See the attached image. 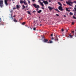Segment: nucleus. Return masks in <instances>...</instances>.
Returning a JSON list of instances; mask_svg holds the SVG:
<instances>
[{
  "mask_svg": "<svg viewBox=\"0 0 76 76\" xmlns=\"http://www.w3.org/2000/svg\"><path fill=\"white\" fill-rule=\"evenodd\" d=\"M66 3L69 6H72V4L74 3V2L71 1H68V2L66 1Z\"/></svg>",
  "mask_w": 76,
  "mask_h": 76,
  "instance_id": "1",
  "label": "nucleus"
},
{
  "mask_svg": "<svg viewBox=\"0 0 76 76\" xmlns=\"http://www.w3.org/2000/svg\"><path fill=\"white\" fill-rule=\"evenodd\" d=\"M3 1H0V7H3Z\"/></svg>",
  "mask_w": 76,
  "mask_h": 76,
  "instance_id": "2",
  "label": "nucleus"
},
{
  "mask_svg": "<svg viewBox=\"0 0 76 76\" xmlns=\"http://www.w3.org/2000/svg\"><path fill=\"white\" fill-rule=\"evenodd\" d=\"M59 10H61V11H63L64 10L63 9V7L61 6H59L58 7Z\"/></svg>",
  "mask_w": 76,
  "mask_h": 76,
  "instance_id": "3",
  "label": "nucleus"
},
{
  "mask_svg": "<svg viewBox=\"0 0 76 76\" xmlns=\"http://www.w3.org/2000/svg\"><path fill=\"white\" fill-rule=\"evenodd\" d=\"M33 6L35 8H39V5H37V4H33Z\"/></svg>",
  "mask_w": 76,
  "mask_h": 76,
  "instance_id": "4",
  "label": "nucleus"
},
{
  "mask_svg": "<svg viewBox=\"0 0 76 76\" xmlns=\"http://www.w3.org/2000/svg\"><path fill=\"white\" fill-rule=\"evenodd\" d=\"M34 25L35 26H38V23H37V21H34Z\"/></svg>",
  "mask_w": 76,
  "mask_h": 76,
  "instance_id": "5",
  "label": "nucleus"
},
{
  "mask_svg": "<svg viewBox=\"0 0 76 76\" xmlns=\"http://www.w3.org/2000/svg\"><path fill=\"white\" fill-rule=\"evenodd\" d=\"M9 0H4V3L6 6L8 5V4L7 3V1H8Z\"/></svg>",
  "mask_w": 76,
  "mask_h": 76,
  "instance_id": "6",
  "label": "nucleus"
},
{
  "mask_svg": "<svg viewBox=\"0 0 76 76\" xmlns=\"http://www.w3.org/2000/svg\"><path fill=\"white\" fill-rule=\"evenodd\" d=\"M43 41L44 42H47V43H48V40L47 39H44L43 40Z\"/></svg>",
  "mask_w": 76,
  "mask_h": 76,
  "instance_id": "7",
  "label": "nucleus"
},
{
  "mask_svg": "<svg viewBox=\"0 0 76 76\" xmlns=\"http://www.w3.org/2000/svg\"><path fill=\"white\" fill-rule=\"evenodd\" d=\"M43 3L45 4H48V2L47 1H43Z\"/></svg>",
  "mask_w": 76,
  "mask_h": 76,
  "instance_id": "8",
  "label": "nucleus"
},
{
  "mask_svg": "<svg viewBox=\"0 0 76 76\" xmlns=\"http://www.w3.org/2000/svg\"><path fill=\"white\" fill-rule=\"evenodd\" d=\"M20 5H16V8L17 9H19V8H20Z\"/></svg>",
  "mask_w": 76,
  "mask_h": 76,
  "instance_id": "9",
  "label": "nucleus"
},
{
  "mask_svg": "<svg viewBox=\"0 0 76 76\" xmlns=\"http://www.w3.org/2000/svg\"><path fill=\"white\" fill-rule=\"evenodd\" d=\"M48 8L49 10H50V11H51V10H52V9H53V8L51 7L50 6L48 7Z\"/></svg>",
  "mask_w": 76,
  "mask_h": 76,
  "instance_id": "10",
  "label": "nucleus"
},
{
  "mask_svg": "<svg viewBox=\"0 0 76 76\" xmlns=\"http://www.w3.org/2000/svg\"><path fill=\"white\" fill-rule=\"evenodd\" d=\"M23 1H25V0L24 1H20V3H21V4H22L23 3Z\"/></svg>",
  "mask_w": 76,
  "mask_h": 76,
  "instance_id": "11",
  "label": "nucleus"
},
{
  "mask_svg": "<svg viewBox=\"0 0 76 76\" xmlns=\"http://www.w3.org/2000/svg\"><path fill=\"white\" fill-rule=\"evenodd\" d=\"M40 4L42 6H43V7H44V4H43V3L41 2H40Z\"/></svg>",
  "mask_w": 76,
  "mask_h": 76,
  "instance_id": "12",
  "label": "nucleus"
},
{
  "mask_svg": "<svg viewBox=\"0 0 76 76\" xmlns=\"http://www.w3.org/2000/svg\"><path fill=\"white\" fill-rule=\"evenodd\" d=\"M58 4H59V5L61 6H62V4H61V3H60V2H58Z\"/></svg>",
  "mask_w": 76,
  "mask_h": 76,
  "instance_id": "13",
  "label": "nucleus"
},
{
  "mask_svg": "<svg viewBox=\"0 0 76 76\" xmlns=\"http://www.w3.org/2000/svg\"><path fill=\"white\" fill-rule=\"evenodd\" d=\"M14 21L15 22H18V20H16V18L14 19Z\"/></svg>",
  "mask_w": 76,
  "mask_h": 76,
  "instance_id": "14",
  "label": "nucleus"
},
{
  "mask_svg": "<svg viewBox=\"0 0 76 76\" xmlns=\"http://www.w3.org/2000/svg\"><path fill=\"white\" fill-rule=\"evenodd\" d=\"M41 12H42V11L41 10H40L38 11L37 13H41Z\"/></svg>",
  "mask_w": 76,
  "mask_h": 76,
  "instance_id": "15",
  "label": "nucleus"
},
{
  "mask_svg": "<svg viewBox=\"0 0 76 76\" xmlns=\"http://www.w3.org/2000/svg\"><path fill=\"white\" fill-rule=\"evenodd\" d=\"M1 25H2L3 26H4V22H2L1 23Z\"/></svg>",
  "mask_w": 76,
  "mask_h": 76,
  "instance_id": "16",
  "label": "nucleus"
},
{
  "mask_svg": "<svg viewBox=\"0 0 76 76\" xmlns=\"http://www.w3.org/2000/svg\"><path fill=\"white\" fill-rule=\"evenodd\" d=\"M48 43H53V42L52 41H51L50 40H49V42H48Z\"/></svg>",
  "mask_w": 76,
  "mask_h": 76,
  "instance_id": "17",
  "label": "nucleus"
},
{
  "mask_svg": "<svg viewBox=\"0 0 76 76\" xmlns=\"http://www.w3.org/2000/svg\"><path fill=\"white\" fill-rule=\"evenodd\" d=\"M27 13L28 14H29V15H31V12H30L29 11H27Z\"/></svg>",
  "mask_w": 76,
  "mask_h": 76,
  "instance_id": "18",
  "label": "nucleus"
},
{
  "mask_svg": "<svg viewBox=\"0 0 76 76\" xmlns=\"http://www.w3.org/2000/svg\"><path fill=\"white\" fill-rule=\"evenodd\" d=\"M56 10V11H57V12H60V11H59V10H58L57 9H55V10Z\"/></svg>",
  "mask_w": 76,
  "mask_h": 76,
  "instance_id": "19",
  "label": "nucleus"
},
{
  "mask_svg": "<svg viewBox=\"0 0 76 76\" xmlns=\"http://www.w3.org/2000/svg\"><path fill=\"white\" fill-rule=\"evenodd\" d=\"M69 36H70L71 38H72L73 37V36H72V35H71V34H69Z\"/></svg>",
  "mask_w": 76,
  "mask_h": 76,
  "instance_id": "20",
  "label": "nucleus"
},
{
  "mask_svg": "<svg viewBox=\"0 0 76 76\" xmlns=\"http://www.w3.org/2000/svg\"><path fill=\"white\" fill-rule=\"evenodd\" d=\"M55 41H58V38L55 39Z\"/></svg>",
  "mask_w": 76,
  "mask_h": 76,
  "instance_id": "21",
  "label": "nucleus"
},
{
  "mask_svg": "<svg viewBox=\"0 0 76 76\" xmlns=\"http://www.w3.org/2000/svg\"><path fill=\"white\" fill-rule=\"evenodd\" d=\"M69 15H72L73 13L72 12H70L69 13Z\"/></svg>",
  "mask_w": 76,
  "mask_h": 76,
  "instance_id": "22",
  "label": "nucleus"
},
{
  "mask_svg": "<svg viewBox=\"0 0 76 76\" xmlns=\"http://www.w3.org/2000/svg\"><path fill=\"white\" fill-rule=\"evenodd\" d=\"M72 18H73V19H76V17L74 16H73Z\"/></svg>",
  "mask_w": 76,
  "mask_h": 76,
  "instance_id": "23",
  "label": "nucleus"
},
{
  "mask_svg": "<svg viewBox=\"0 0 76 76\" xmlns=\"http://www.w3.org/2000/svg\"><path fill=\"white\" fill-rule=\"evenodd\" d=\"M22 25H25V22H23V23H22Z\"/></svg>",
  "mask_w": 76,
  "mask_h": 76,
  "instance_id": "24",
  "label": "nucleus"
},
{
  "mask_svg": "<svg viewBox=\"0 0 76 76\" xmlns=\"http://www.w3.org/2000/svg\"><path fill=\"white\" fill-rule=\"evenodd\" d=\"M28 3H29V4H30V3H31V2H30V1H29V0H28Z\"/></svg>",
  "mask_w": 76,
  "mask_h": 76,
  "instance_id": "25",
  "label": "nucleus"
},
{
  "mask_svg": "<svg viewBox=\"0 0 76 76\" xmlns=\"http://www.w3.org/2000/svg\"><path fill=\"white\" fill-rule=\"evenodd\" d=\"M66 11H67V12L68 11V10H68V8H66Z\"/></svg>",
  "mask_w": 76,
  "mask_h": 76,
  "instance_id": "26",
  "label": "nucleus"
},
{
  "mask_svg": "<svg viewBox=\"0 0 76 76\" xmlns=\"http://www.w3.org/2000/svg\"><path fill=\"white\" fill-rule=\"evenodd\" d=\"M33 30H34V31H35V30H36V28H34Z\"/></svg>",
  "mask_w": 76,
  "mask_h": 76,
  "instance_id": "27",
  "label": "nucleus"
},
{
  "mask_svg": "<svg viewBox=\"0 0 76 76\" xmlns=\"http://www.w3.org/2000/svg\"><path fill=\"white\" fill-rule=\"evenodd\" d=\"M36 12V11L34 10L33 11V13H35Z\"/></svg>",
  "mask_w": 76,
  "mask_h": 76,
  "instance_id": "28",
  "label": "nucleus"
},
{
  "mask_svg": "<svg viewBox=\"0 0 76 76\" xmlns=\"http://www.w3.org/2000/svg\"><path fill=\"white\" fill-rule=\"evenodd\" d=\"M56 15L57 16H59V15H58V14H56Z\"/></svg>",
  "mask_w": 76,
  "mask_h": 76,
  "instance_id": "29",
  "label": "nucleus"
},
{
  "mask_svg": "<svg viewBox=\"0 0 76 76\" xmlns=\"http://www.w3.org/2000/svg\"><path fill=\"white\" fill-rule=\"evenodd\" d=\"M23 8H25V6L24 5H23Z\"/></svg>",
  "mask_w": 76,
  "mask_h": 76,
  "instance_id": "30",
  "label": "nucleus"
},
{
  "mask_svg": "<svg viewBox=\"0 0 76 76\" xmlns=\"http://www.w3.org/2000/svg\"><path fill=\"white\" fill-rule=\"evenodd\" d=\"M61 31H62V32H63V31H64V29H63V28H62L61 29Z\"/></svg>",
  "mask_w": 76,
  "mask_h": 76,
  "instance_id": "31",
  "label": "nucleus"
},
{
  "mask_svg": "<svg viewBox=\"0 0 76 76\" xmlns=\"http://www.w3.org/2000/svg\"><path fill=\"white\" fill-rule=\"evenodd\" d=\"M15 9H16V8L15 7H14L13 8V10H15Z\"/></svg>",
  "mask_w": 76,
  "mask_h": 76,
  "instance_id": "32",
  "label": "nucleus"
},
{
  "mask_svg": "<svg viewBox=\"0 0 76 76\" xmlns=\"http://www.w3.org/2000/svg\"><path fill=\"white\" fill-rule=\"evenodd\" d=\"M49 2H51V0H49Z\"/></svg>",
  "mask_w": 76,
  "mask_h": 76,
  "instance_id": "33",
  "label": "nucleus"
},
{
  "mask_svg": "<svg viewBox=\"0 0 76 76\" xmlns=\"http://www.w3.org/2000/svg\"><path fill=\"white\" fill-rule=\"evenodd\" d=\"M24 4H25V5H27V3L26 2Z\"/></svg>",
  "mask_w": 76,
  "mask_h": 76,
  "instance_id": "34",
  "label": "nucleus"
},
{
  "mask_svg": "<svg viewBox=\"0 0 76 76\" xmlns=\"http://www.w3.org/2000/svg\"><path fill=\"white\" fill-rule=\"evenodd\" d=\"M51 37H53V34H51Z\"/></svg>",
  "mask_w": 76,
  "mask_h": 76,
  "instance_id": "35",
  "label": "nucleus"
},
{
  "mask_svg": "<svg viewBox=\"0 0 76 76\" xmlns=\"http://www.w3.org/2000/svg\"><path fill=\"white\" fill-rule=\"evenodd\" d=\"M74 9L75 12H76V8L75 7L74 8Z\"/></svg>",
  "mask_w": 76,
  "mask_h": 76,
  "instance_id": "36",
  "label": "nucleus"
},
{
  "mask_svg": "<svg viewBox=\"0 0 76 76\" xmlns=\"http://www.w3.org/2000/svg\"><path fill=\"white\" fill-rule=\"evenodd\" d=\"M72 25H74V22H72Z\"/></svg>",
  "mask_w": 76,
  "mask_h": 76,
  "instance_id": "37",
  "label": "nucleus"
},
{
  "mask_svg": "<svg viewBox=\"0 0 76 76\" xmlns=\"http://www.w3.org/2000/svg\"><path fill=\"white\" fill-rule=\"evenodd\" d=\"M74 3H75L76 4V1H74Z\"/></svg>",
  "mask_w": 76,
  "mask_h": 76,
  "instance_id": "38",
  "label": "nucleus"
},
{
  "mask_svg": "<svg viewBox=\"0 0 76 76\" xmlns=\"http://www.w3.org/2000/svg\"><path fill=\"white\" fill-rule=\"evenodd\" d=\"M74 14H76V11H74Z\"/></svg>",
  "mask_w": 76,
  "mask_h": 76,
  "instance_id": "39",
  "label": "nucleus"
},
{
  "mask_svg": "<svg viewBox=\"0 0 76 76\" xmlns=\"http://www.w3.org/2000/svg\"><path fill=\"white\" fill-rule=\"evenodd\" d=\"M26 3V2H25V1H23V3H24V4H25V3Z\"/></svg>",
  "mask_w": 76,
  "mask_h": 76,
  "instance_id": "40",
  "label": "nucleus"
},
{
  "mask_svg": "<svg viewBox=\"0 0 76 76\" xmlns=\"http://www.w3.org/2000/svg\"><path fill=\"white\" fill-rule=\"evenodd\" d=\"M1 18H0V22H1Z\"/></svg>",
  "mask_w": 76,
  "mask_h": 76,
  "instance_id": "41",
  "label": "nucleus"
},
{
  "mask_svg": "<svg viewBox=\"0 0 76 76\" xmlns=\"http://www.w3.org/2000/svg\"><path fill=\"white\" fill-rule=\"evenodd\" d=\"M64 18H66V16L64 15Z\"/></svg>",
  "mask_w": 76,
  "mask_h": 76,
  "instance_id": "42",
  "label": "nucleus"
},
{
  "mask_svg": "<svg viewBox=\"0 0 76 76\" xmlns=\"http://www.w3.org/2000/svg\"><path fill=\"white\" fill-rule=\"evenodd\" d=\"M42 9H45V8H44V7H42Z\"/></svg>",
  "mask_w": 76,
  "mask_h": 76,
  "instance_id": "43",
  "label": "nucleus"
},
{
  "mask_svg": "<svg viewBox=\"0 0 76 76\" xmlns=\"http://www.w3.org/2000/svg\"><path fill=\"white\" fill-rule=\"evenodd\" d=\"M51 39H54V38L53 37H52Z\"/></svg>",
  "mask_w": 76,
  "mask_h": 76,
  "instance_id": "44",
  "label": "nucleus"
},
{
  "mask_svg": "<svg viewBox=\"0 0 76 76\" xmlns=\"http://www.w3.org/2000/svg\"><path fill=\"white\" fill-rule=\"evenodd\" d=\"M28 5H27V6H26V8H28Z\"/></svg>",
  "mask_w": 76,
  "mask_h": 76,
  "instance_id": "45",
  "label": "nucleus"
},
{
  "mask_svg": "<svg viewBox=\"0 0 76 76\" xmlns=\"http://www.w3.org/2000/svg\"><path fill=\"white\" fill-rule=\"evenodd\" d=\"M32 0L33 2L35 1V0Z\"/></svg>",
  "mask_w": 76,
  "mask_h": 76,
  "instance_id": "46",
  "label": "nucleus"
},
{
  "mask_svg": "<svg viewBox=\"0 0 76 76\" xmlns=\"http://www.w3.org/2000/svg\"><path fill=\"white\" fill-rule=\"evenodd\" d=\"M72 33H74V31H72Z\"/></svg>",
  "mask_w": 76,
  "mask_h": 76,
  "instance_id": "47",
  "label": "nucleus"
},
{
  "mask_svg": "<svg viewBox=\"0 0 76 76\" xmlns=\"http://www.w3.org/2000/svg\"><path fill=\"white\" fill-rule=\"evenodd\" d=\"M68 12H70V10H68Z\"/></svg>",
  "mask_w": 76,
  "mask_h": 76,
  "instance_id": "48",
  "label": "nucleus"
},
{
  "mask_svg": "<svg viewBox=\"0 0 76 76\" xmlns=\"http://www.w3.org/2000/svg\"><path fill=\"white\" fill-rule=\"evenodd\" d=\"M76 14H74V16H76Z\"/></svg>",
  "mask_w": 76,
  "mask_h": 76,
  "instance_id": "49",
  "label": "nucleus"
},
{
  "mask_svg": "<svg viewBox=\"0 0 76 76\" xmlns=\"http://www.w3.org/2000/svg\"><path fill=\"white\" fill-rule=\"evenodd\" d=\"M39 19H40V18H41V17H39Z\"/></svg>",
  "mask_w": 76,
  "mask_h": 76,
  "instance_id": "50",
  "label": "nucleus"
},
{
  "mask_svg": "<svg viewBox=\"0 0 76 76\" xmlns=\"http://www.w3.org/2000/svg\"><path fill=\"white\" fill-rule=\"evenodd\" d=\"M68 31V30H66V32H67Z\"/></svg>",
  "mask_w": 76,
  "mask_h": 76,
  "instance_id": "51",
  "label": "nucleus"
},
{
  "mask_svg": "<svg viewBox=\"0 0 76 76\" xmlns=\"http://www.w3.org/2000/svg\"><path fill=\"white\" fill-rule=\"evenodd\" d=\"M68 0L69 1H72V0Z\"/></svg>",
  "mask_w": 76,
  "mask_h": 76,
  "instance_id": "52",
  "label": "nucleus"
},
{
  "mask_svg": "<svg viewBox=\"0 0 76 76\" xmlns=\"http://www.w3.org/2000/svg\"><path fill=\"white\" fill-rule=\"evenodd\" d=\"M40 0H39V2H40Z\"/></svg>",
  "mask_w": 76,
  "mask_h": 76,
  "instance_id": "53",
  "label": "nucleus"
},
{
  "mask_svg": "<svg viewBox=\"0 0 76 76\" xmlns=\"http://www.w3.org/2000/svg\"><path fill=\"white\" fill-rule=\"evenodd\" d=\"M37 10H38V8H37Z\"/></svg>",
  "mask_w": 76,
  "mask_h": 76,
  "instance_id": "54",
  "label": "nucleus"
},
{
  "mask_svg": "<svg viewBox=\"0 0 76 76\" xmlns=\"http://www.w3.org/2000/svg\"><path fill=\"white\" fill-rule=\"evenodd\" d=\"M14 17H16V16L14 15Z\"/></svg>",
  "mask_w": 76,
  "mask_h": 76,
  "instance_id": "55",
  "label": "nucleus"
},
{
  "mask_svg": "<svg viewBox=\"0 0 76 76\" xmlns=\"http://www.w3.org/2000/svg\"><path fill=\"white\" fill-rule=\"evenodd\" d=\"M24 8H22L23 9H24Z\"/></svg>",
  "mask_w": 76,
  "mask_h": 76,
  "instance_id": "56",
  "label": "nucleus"
},
{
  "mask_svg": "<svg viewBox=\"0 0 76 76\" xmlns=\"http://www.w3.org/2000/svg\"><path fill=\"white\" fill-rule=\"evenodd\" d=\"M63 5H64V6H65V4H63Z\"/></svg>",
  "mask_w": 76,
  "mask_h": 76,
  "instance_id": "57",
  "label": "nucleus"
},
{
  "mask_svg": "<svg viewBox=\"0 0 76 76\" xmlns=\"http://www.w3.org/2000/svg\"><path fill=\"white\" fill-rule=\"evenodd\" d=\"M43 38H44V36H43Z\"/></svg>",
  "mask_w": 76,
  "mask_h": 76,
  "instance_id": "58",
  "label": "nucleus"
},
{
  "mask_svg": "<svg viewBox=\"0 0 76 76\" xmlns=\"http://www.w3.org/2000/svg\"><path fill=\"white\" fill-rule=\"evenodd\" d=\"M42 26V24H40V26Z\"/></svg>",
  "mask_w": 76,
  "mask_h": 76,
  "instance_id": "59",
  "label": "nucleus"
},
{
  "mask_svg": "<svg viewBox=\"0 0 76 76\" xmlns=\"http://www.w3.org/2000/svg\"><path fill=\"white\" fill-rule=\"evenodd\" d=\"M61 1H63V0H61Z\"/></svg>",
  "mask_w": 76,
  "mask_h": 76,
  "instance_id": "60",
  "label": "nucleus"
},
{
  "mask_svg": "<svg viewBox=\"0 0 76 76\" xmlns=\"http://www.w3.org/2000/svg\"><path fill=\"white\" fill-rule=\"evenodd\" d=\"M73 11H75V10H73Z\"/></svg>",
  "mask_w": 76,
  "mask_h": 76,
  "instance_id": "61",
  "label": "nucleus"
},
{
  "mask_svg": "<svg viewBox=\"0 0 76 76\" xmlns=\"http://www.w3.org/2000/svg\"><path fill=\"white\" fill-rule=\"evenodd\" d=\"M75 7H76V5H75Z\"/></svg>",
  "mask_w": 76,
  "mask_h": 76,
  "instance_id": "62",
  "label": "nucleus"
},
{
  "mask_svg": "<svg viewBox=\"0 0 76 76\" xmlns=\"http://www.w3.org/2000/svg\"><path fill=\"white\" fill-rule=\"evenodd\" d=\"M12 1H13V0H12Z\"/></svg>",
  "mask_w": 76,
  "mask_h": 76,
  "instance_id": "63",
  "label": "nucleus"
},
{
  "mask_svg": "<svg viewBox=\"0 0 76 76\" xmlns=\"http://www.w3.org/2000/svg\"><path fill=\"white\" fill-rule=\"evenodd\" d=\"M12 18H13V17H12Z\"/></svg>",
  "mask_w": 76,
  "mask_h": 76,
  "instance_id": "64",
  "label": "nucleus"
}]
</instances>
